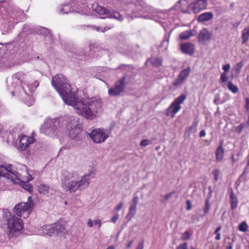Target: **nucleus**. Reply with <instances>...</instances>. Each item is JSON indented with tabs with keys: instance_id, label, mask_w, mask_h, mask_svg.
<instances>
[{
	"instance_id": "bb28decb",
	"label": "nucleus",
	"mask_w": 249,
	"mask_h": 249,
	"mask_svg": "<svg viewBox=\"0 0 249 249\" xmlns=\"http://www.w3.org/2000/svg\"><path fill=\"white\" fill-rule=\"evenodd\" d=\"M38 190L40 194L46 195L51 193V189L48 185L42 183L38 186Z\"/></svg>"
},
{
	"instance_id": "bf43d9fd",
	"label": "nucleus",
	"mask_w": 249,
	"mask_h": 249,
	"mask_svg": "<svg viewBox=\"0 0 249 249\" xmlns=\"http://www.w3.org/2000/svg\"><path fill=\"white\" fill-rule=\"evenodd\" d=\"M216 234L215 240H220L221 239V234L220 233H215Z\"/></svg>"
},
{
	"instance_id": "864d4df0",
	"label": "nucleus",
	"mask_w": 249,
	"mask_h": 249,
	"mask_svg": "<svg viewBox=\"0 0 249 249\" xmlns=\"http://www.w3.org/2000/svg\"><path fill=\"white\" fill-rule=\"evenodd\" d=\"M123 206V203L122 202H120L119 204L118 205V206L116 207V210L117 211H120Z\"/></svg>"
},
{
	"instance_id": "a19ab883",
	"label": "nucleus",
	"mask_w": 249,
	"mask_h": 249,
	"mask_svg": "<svg viewBox=\"0 0 249 249\" xmlns=\"http://www.w3.org/2000/svg\"><path fill=\"white\" fill-rule=\"evenodd\" d=\"M210 209V204H209V199H207L205 200V207L204 208V213L205 214L209 212Z\"/></svg>"
},
{
	"instance_id": "69168bd1",
	"label": "nucleus",
	"mask_w": 249,
	"mask_h": 249,
	"mask_svg": "<svg viewBox=\"0 0 249 249\" xmlns=\"http://www.w3.org/2000/svg\"><path fill=\"white\" fill-rule=\"evenodd\" d=\"M34 100H30V102L29 103H26V104L28 106H31L32 105V104H33V102Z\"/></svg>"
},
{
	"instance_id": "dca6fc26",
	"label": "nucleus",
	"mask_w": 249,
	"mask_h": 249,
	"mask_svg": "<svg viewBox=\"0 0 249 249\" xmlns=\"http://www.w3.org/2000/svg\"><path fill=\"white\" fill-rule=\"evenodd\" d=\"M191 71V68L187 67L186 69L182 70L178 76L177 78L175 80L173 83L175 86H178L181 85L184 81L187 79Z\"/></svg>"
},
{
	"instance_id": "7ed1b4c3",
	"label": "nucleus",
	"mask_w": 249,
	"mask_h": 249,
	"mask_svg": "<svg viewBox=\"0 0 249 249\" xmlns=\"http://www.w3.org/2000/svg\"><path fill=\"white\" fill-rule=\"evenodd\" d=\"M34 73L32 74H29L19 71L16 73L12 76L11 86L8 88L11 90V93L13 96L16 93L19 94L22 96L24 95L30 96L32 92L38 86L39 83L36 80L31 84V81L30 80L34 76H40L41 75L40 73L38 71H35Z\"/></svg>"
},
{
	"instance_id": "cd10ccee",
	"label": "nucleus",
	"mask_w": 249,
	"mask_h": 249,
	"mask_svg": "<svg viewBox=\"0 0 249 249\" xmlns=\"http://www.w3.org/2000/svg\"><path fill=\"white\" fill-rule=\"evenodd\" d=\"M230 198L231 209L234 210L237 207L238 200L232 191L230 193Z\"/></svg>"
},
{
	"instance_id": "680f3d73",
	"label": "nucleus",
	"mask_w": 249,
	"mask_h": 249,
	"mask_svg": "<svg viewBox=\"0 0 249 249\" xmlns=\"http://www.w3.org/2000/svg\"><path fill=\"white\" fill-rule=\"evenodd\" d=\"M169 43V37H168V38L167 40L163 41V42H162V45L163 46L165 45L166 44H168Z\"/></svg>"
},
{
	"instance_id": "338daca9",
	"label": "nucleus",
	"mask_w": 249,
	"mask_h": 249,
	"mask_svg": "<svg viewBox=\"0 0 249 249\" xmlns=\"http://www.w3.org/2000/svg\"><path fill=\"white\" fill-rule=\"evenodd\" d=\"M232 248H233V247L231 244L229 245L227 247V249H232Z\"/></svg>"
},
{
	"instance_id": "c756f323",
	"label": "nucleus",
	"mask_w": 249,
	"mask_h": 249,
	"mask_svg": "<svg viewBox=\"0 0 249 249\" xmlns=\"http://www.w3.org/2000/svg\"><path fill=\"white\" fill-rule=\"evenodd\" d=\"M224 150L221 144L216 149L215 155L216 160L220 161L222 160L224 157Z\"/></svg>"
},
{
	"instance_id": "2f4dec72",
	"label": "nucleus",
	"mask_w": 249,
	"mask_h": 249,
	"mask_svg": "<svg viewBox=\"0 0 249 249\" xmlns=\"http://www.w3.org/2000/svg\"><path fill=\"white\" fill-rule=\"evenodd\" d=\"M249 27L245 28L242 34V44H245L249 40Z\"/></svg>"
},
{
	"instance_id": "b1692460",
	"label": "nucleus",
	"mask_w": 249,
	"mask_h": 249,
	"mask_svg": "<svg viewBox=\"0 0 249 249\" xmlns=\"http://www.w3.org/2000/svg\"><path fill=\"white\" fill-rule=\"evenodd\" d=\"M137 208V204H133L131 203H130L128 213L126 216V219L128 221H130L131 219L134 216L136 213Z\"/></svg>"
},
{
	"instance_id": "79ce46f5",
	"label": "nucleus",
	"mask_w": 249,
	"mask_h": 249,
	"mask_svg": "<svg viewBox=\"0 0 249 249\" xmlns=\"http://www.w3.org/2000/svg\"><path fill=\"white\" fill-rule=\"evenodd\" d=\"M91 27L93 29H95L97 32H104L108 29V28H107L106 27H104V28H103L102 27H97L95 26H91Z\"/></svg>"
},
{
	"instance_id": "a211bd4d",
	"label": "nucleus",
	"mask_w": 249,
	"mask_h": 249,
	"mask_svg": "<svg viewBox=\"0 0 249 249\" xmlns=\"http://www.w3.org/2000/svg\"><path fill=\"white\" fill-rule=\"evenodd\" d=\"M54 224L52 225H44L39 228L37 231V234L39 235H47L49 236H55Z\"/></svg>"
},
{
	"instance_id": "5fc2aeb1",
	"label": "nucleus",
	"mask_w": 249,
	"mask_h": 249,
	"mask_svg": "<svg viewBox=\"0 0 249 249\" xmlns=\"http://www.w3.org/2000/svg\"><path fill=\"white\" fill-rule=\"evenodd\" d=\"M93 223L95 225H98L99 227H101V225H102L101 220H99V219L96 220L93 222Z\"/></svg>"
},
{
	"instance_id": "13d9d810",
	"label": "nucleus",
	"mask_w": 249,
	"mask_h": 249,
	"mask_svg": "<svg viewBox=\"0 0 249 249\" xmlns=\"http://www.w3.org/2000/svg\"><path fill=\"white\" fill-rule=\"evenodd\" d=\"M206 135V132L204 130H202L199 133V136L201 137H203Z\"/></svg>"
},
{
	"instance_id": "774afa93",
	"label": "nucleus",
	"mask_w": 249,
	"mask_h": 249,
	"mask_svg": "<svg viewBox=\"0 0 249 249\" xmlns=\"http://www.w3.org/2000/svg\"><path fill=\"white\" fill-rule=\"evenodd\" d=\"M107 249H115V248L112 246H108Z\"/></svg>"
},
{
	"instance_id": "4468645a",
	"label": "nucleus",
	"mask_w": 249,
	"mask_h": 249,
	"mask_svg": "<svg viewBox=\"0 0 249 249\" xmlns=\"http://www.w3.org/2000/svg\"><path fill=\"white\" fill-rule=\"evenodd\" d=\"M4 159V156L0 155V177L7 178L10 176H12L13 173L16 170L11 164H6Z\"/></svg>"
},
{
	"instance_id": "6ab92c4d",
	"label": "nucleus",
	"mask_w": 249,
	"mask_h": 249,
	"mask_svg": "<svg viewBox=\"0 0 249 249\" xmlns=\"http://www.w3.org/2000/svg\"><path fill=\"white\" fill-rule=\"evenodd\" d=\"M54 228L55 236H63L67 232L65 225L59 221L54 223Z\"/></svg>"
},
{
	"instance_id": "c03bdc74",
	"label": "nucleus",
	"mask_w": 249,
	"mask_h": 249,
	"mask_svg": "<svg viewBox=\"0 0 249 249\" xmlns=\"http://www.w3.org/2000/svg\"><path fill=\"white\" fill-rule=\"evenodd\" d=\"M213 174L214 176V180L217 181L218 180V176H219V170L218 169H214L213 171Z\"/></svg>"
},
{
	"instance_id": "4c0bfd02",
	"label": "nucleus",
	"mask_w": 249,
	"mask_h": 249,
	"mask_svg": "<svg viewBox=\"0 0 249 249\" xmlns=\"http://www.w3.org/2000/svg\"><path fill=\"white\" fill-rule=\"evenodd\" d=\"M243 66V63L242 61L239 62L237 63L234 68V70L236 73H239L240 70Z\"/></svg>"
},
{
	"instance_id": "5701e85b",
	"label": "nucleus",
	"mask_w": 249,
	"mask_h": 249,
	"mask_svg": "<svg viewBox=\"0 0 249 249\" xmlns=\"http://www.w3.org/2000/svg\"><path fill=\"white\" fill-rule=\"evenodd\" d=\"M82 126L80 120L77 117L71 116L68 121L67 128Z\"/></svg>"
},
{
	"instance_id": "39448f33",
	"label": "nucleus",
	"mask_w": 249,
	"mask_h": 249,
	"mask_svg": "<svg viewBox=\"0 0 249 249\" xmlns=\"http://www.w3.org/2000/svg\"><path fill=\"white\" fill-rule=\"evenodd\" d=\"M2 218L7 226V234L9 238L17 237L23 232V222L21 218L6 210L3 211Z\"/></svg>"
},
{
	"instance_id": "09e8293b",
	"label": "nucleus",
	"mask_w": 249,
	"mask_h": 249,
	"mask_svg": "<svg viewBox=\"0 0 249 249\" xmlns=\"http://www.w3.org/2000/svg\"><path fill=\"white\" fill-rule=\"evenodd\" d=\"M143 248H144V241H143V240H142L139 243L136 249H143Z\"/></svg>"
},
{
	"instance_id": "3c124183",
	"label": "nucleus",
	"mask_w": 249,
	"mask_h": 249,
	"mask_svg": "<svg viewBox=\"0 0 249 249\" xmlns=\"http://www.w3.org/2000/svg\"><path fill=\"white\" fill-rule=\"evenodd\" d=\"M118 217H119L118 214H116V215L113 216V217L111 218V221L113 223H115L116 222L117 220H118Z\"/></svg>"
},
{
	"instance_id": "72a5a7b5",
	"label": "nucleus",
	"mask_w": 249,
	"mask_h": 249,
	"mask_svg": "<svg viewBox=\"0 0 249 249\" xmlns=\"http://www.w3.org/2000/svg\"><path fill=\"white\" fill-rule=\"evenodd\" d=\"M228 88L233 93H236L238 92V88L234 85L231 82H229L227 85Z\"/></svg>"
},
{
	"instance_id": "0e129e2a",
	"label": "nucleus",
	"mask_w": 249,
	"mask_h": 249,
	"mask_svg": "<svg viewBox=\"0 0 249 249\" xmlns=\"http://www.w3.org/2000/svg\"><path fill=\"white\" fill-rule=\"evenodd\" d=\"M171 109V105H170L169 106V107H168V109H167V112H166V115L167 116H169L170 114V109Z\"/></svg>"
},
{
	"instance_id": "9b49d317",
	"label": "nucleus",
	"mask_w": 249,
	"mask_h": 249,
	"mask_svg": "<svg viewBox=\"0 0 249 249\" xmlns=\"http://www.w3.org/2000/svg\"><path fill=\"white\" fill-rule=\"evenodd\" d=\"M11 46H12V43L0 44V69L11 68L18 64L14 61L13 57L8 58L6 56L1 55L2 54H5V53L7 49L10 48Z\"/></svg>"
},
{
	"instance_id": "20e7f679",
	"label": "nucleus",
	"mask_w": 249,
	"mask_h": 249,
	"mask_svg": "<svg viewBox=\"0 0 249 249\" xmlns=\"http://www.w3.org/2000/svg\"><path fill=\"white\" fill-rule=\"evenodd\" d=\"M12 176L7 178L14 184H18L21 187L29 193L33 190L32 185L28 182L33 179L31 174L27 170V167L24 165L18 164L16 170L13 172Z\"/></svg>"
},
{
	"instance_id": "052dcab7",
	"label": "nucleus",
	"mask_w": 249,
	"mask_h": 249,
	"mask_svg": "<svg viewBox=\"0 0 249 249\" xmlns=\"http://www.w3.org/2000/svg\"><path fill=\"white\" fill-rule=\"evenodd\" d=\"M133 243V240H131V241H130L129 242V243L127 244V245H126V248H127V249L130 248L131 247V246H132V245Z\"/></svg>"
},
{
	"instance_id": "423d86ee",
	"label": "nucleus",
	"mask_w": 249,
	"mask_h": 249,
	"mask_svg": "<svg viewBox=\"0 0 249 249\" xmlns=\"http://www.w3.org/2000/svg\"><path fill=\"white\" fill-rule=\"evenodd\" d=\"M65 128L63 122L59 119L47 118L41 126L40 131L47 136L54 137L63 133Z\"/></svg>"
},
{
	"instance_id": "6e6d98bb",
	"label": "nucleus",
	"mask_w": 249,
	"mask_h": 249,
	"mask_svg": "<svg viewBox=\"0 0 249 249\" xmlns=\"http://www.w3.org/2000/svg\"><path fill=\"white\" fill-rule=\"evenodd\" d=\"M186 204L187 205V210H190L192 208V206H191V202L189 200H187L186 201Z\"/></svg>"
},
{
	"instance_id": "a878e982",
	"label": "nucleus",
	"mask_w": 249,
	"mask_h": 249,
	"mask_svg": "<svg viewBox=\"0 0 249 249\" xmlns=\"http://www.w3.org/2000/svg\"><path fill=\"white\" fill-rule=\"evenodd\" d=\"M213 16L211 12H205L199 15L197 19L200 22H205L211 20Z\"/></svg>"
},
{
	"instance_id": "ddd939ff",
	"label": "nucleus",
	"mask_w": 249,
	"mask_h": 249,
	"mask_svg": "<svg viewBox=\"0 0 249 249\" xmlns=\"http://www.w3.org/2000/svg\"><path fill=\"white\" fill-rule=\"evenodd\" d=\"M35 141L33 137H28L26 135H20L16 141L15 146L18 151H24Z\"/></svg>"
},
{
	"instance_id": "58836bf2",
	"label": "nucleus",
	"mask_w": 249,
	"mask_h": 249,
	"mask_svg": "<svg viewBox=\"0 0 249 249\" xmlns=\"http://www.w3.org/2000/svg\"><path fill=\"white\" fill-rule=\"evenodd\" d=\"M38 33L44 35H48L50 34V31L46 28L41 27L39 29Z\"/></svg>"
},
{
	"instance_id": "aec40b11",
	"label": "nucleus",
	"mask_w": 249,
	"mask_h": 249,
	"mask_svg": "<svg viewBox=\"0 0 249 249\" xmlns=\"http://www.w3.org/2000/svg\"><path fill=\"white\" fill-rule=\"evenodd\" d=\"M211 34L207 29H203L198 36V40L199 42L204 43L209 41L211 38Z\"/></svg>"
},
{
	"instance_id": "7c9ffc66",
	"label": "nucleus",
	"mask_w": 249,
	"mask_h": 249,
	"mask_svg": "<svg viewBox=\"0 0 249 249\" xmlns=\"http://www.w3.org/2000/svg\"><path fill=\"white\" fill-rule=\"evenodd\" d=\"M147 63H150L153 67H158L162 64V60L160 58L153 57L147 61Z\"/></svg>"
},
{
	"instance_id": "f8f14e48",
	"label": "nucleus",
	"mask_w": 249,
	"mask_h": 249,
	"mask_svg": "<svg viewBox=\"0 0 249 249\" xmlns=\"http://www.w3.org/2000/svg\"><path fill=\"white\" fill-rule=\"evenodd\" d=\"M89 135L94 142L100 143L105 142L108 138L109 132L103 128H96L93 129Z\"/></svg>"
},
{
	"instance_id": "e433bc0d",
	"label": "nucleus",
	"mask_w": 249,
	"mask_h": 249,
	"mask_svg": "<svg viewBox=\"0 0 249 249\" xmlns=\"http://www.w3.org/2000/svg\"><path fill=\"white\" fill-rule=\"evenodd\" d=\"M191 233H190L188 231H186L182 234L181 239L182 240H187L191 237Z\"/></svg>"
},
{
	"instance_id": "412c9836",
	"label": "nucleus",
	"mask_w": 249,
	"mask_h": 249,
	"mask_svg": "<svg viewBox=\"0 0 249 249\" xmlns=\"http://www.w3.org/2000/svg\"><path fill=\"white\" fill-rule=\"evenodd\" d=\"M69 130V136L72 139L78 140L79 139V135L82 130V126H77L74 128H67Z\"/></svg>"
},
{
	"instance_id": "f704fd0d",
	"label": "nucleus",
	"mask_w": 249,
	"mask_h": 249,
	"mask_svg": "<svg viewBox=\"0 0 249 249\" xmlns=\"http://www.w3.org/2000/svg\"><path fill=\"white\" fill-rule=\"evenodd\" d=\"M248 226L246 222H242L239 226V230L241 231L245 232L248 230Z\"/></svg>"
},
{
	"instance_id": "1a4fd4ad",
	"label": "nucleus",
	"mask_w": 249,
	"mask_h": 249,
	"mask_svg": "<svg viewBox=\"0 0 249 249\" xmlns=\"http://www.w3.org/2000/svg\"><path fill=\"white\" fill-rule=\"evenodd\" d=\"M92 8L99 15L103 16L102 18H114L119 21H122L124 18L119 12L111 10L106 8L100 6L97 4H92Z\"/></svg>"
},
{
	"instance_id": "37998d69",
	"label": "nucleus",
	"mask_w": 249,
	"mask_h": 249,
	"mask_svg": "<svg viewBox=\"0 0 249 249\" xmlns=\"http://www.w3.org/2000/svg\"><path fill=\"white\" fill-rule=\"evenodd\" d=\"M171 196V193H169L168 194H166L164 196H163L161 199V201L162 203L165 202Z\"/></svg>"
},
{
	"instance_id": "9d476101",
	"label": "nucleus",
	"mask_w": 249,
	"mask_h": 249,
	"mask_svg": "<svg viewBox=\"0 0 249 249\" xmlns=\"http://www.w3.org/2000/svg\"><path fill=\"white\" fill-rule=\"evenodd\" d=\"M33 205L32 197H29L27 202H21L15 206L13 209L14 213L19 217L27 218L31 213Z\"/></svg>"
},
{
	"instance_id": "49530a36",
	"label": "nucleus",
	"mask_w": 249,
	"mask_h": 249,
	"mask_svg": "<svg viewBox=\"0 0 249 249\" xmlns=\"http://www.w3.org/2000/svg\"><path fill=\"white\" fill-rule=\"evenodd\" d=\"M228 79L227 73L225 72H224L221 74V77H220V80H221L222 82H225Z\"/></svg>"
},
{
	"instance_id": "de8ad7c7",
	"label": "nucleus",
	"mask_w": 249,
	"mask_h": 249,
	"mask_svg": "<svg viewBox=\"0 0 249 249\" xmlns=\"http://www.w3.org/2000/svg\"><path fill=\"white\" fill-rule=\"evenodd\" d=\"M139 201V197L135 195L130 203L138 205Z\"/></svg>"
},
{
	"instance_id": "0eeeda50",
	"label": "nucleus",
	"mask_w": 249,
	"mask_h": 249,
	"mask_svg": "<svg viewBox=\"0 0 249 249\" xmlns=\"http://www.w3.org/2000/svg\"><path fill=\"white\" fill-rule=\"evenodd\" d=\"M5 18V19H3V21H5L4 24L2 20L0 19V28L1 31H3V34L9 32L13 28L14 24L23 21L24 14L18 7H13Z\"/></svg>"
},
{
	"instance_id": "8fccbe9b",
	"label": "nucleus",
	"mask_w": 249,
	"mask_h": 249,
	"mask_svg": "<svg viewBox=\"0 0 249 249\" xmlns=\"http://www.w3.org/2000/svg\"><path fill=\"white\" fill-rule=\"evenodd\" d=\"M231 68V66L230 64H227L226 65H224L222 67L223 70L225 71L224 72L226 73V71H228L230 70Z\"/></svg>"
},
{
	"instance_id": "c85d7f7f",
	"label": "nucleus",
	"mask_w": 249,
	"mask_h": 249,
	"mask_svg": "<svg viewBox=\"0 0 249 249\" xmlns=\"http://www.w3.org/2000/svg\"><path fill=\"white\" fill-rule=\"evenodd\" d=\"M75 58L80 60H85L89 59L90 56L85 54L83 50H79L75 53Z\"/></svg>"
},
{
	"instance_id": "4d7b16f0",
	"label": "nucleus",
	"mask_w": 249,
	"mask_h": 249,
	"mask_svg": "<svg viewBox=\"0 0 249 249\" xmlns=\"http://www.w3.org/2000/svg\"><path fill=\"white\" fill-rule=\"evenodd\" d=\"M87 225L88 227L91 228L93 227V222L92 221L89 219L87 223Z\"/></svg>"
},
{
	"instance_id": "f3484780",
	"label": "nucleus",
	"mask_w": 249,
	"mask_h": 249,
	"mask_svg": "<svg viewBox=\"0 0 249 249\" xmlns=\"http://www.w3.org/2000/svg\"><path fill=\"white\" fill-rule=\"evenodd\" d=\"M186 97V95L181 94L172 102V118L181 109L180 105L183 103Z\"/></svg>"
},
{
	"instance_id": "2eb2a0df",
	"label": "nucleus",
	"mask_w": 249,
	"mask_h": 249,
	"mask_svg": "<svg viewBox=\"0 0 249 249\" xmlns=\"http://www.w3.org/2000/svg\"><path fill=\"white\" fill-rule=\"evenodd\" d=\"M125 77H124L117 81L115 86L108 89V94L110 96H115L122 92L125 86Z\"/></svg>"
},
{
	"instance_id": "473e14b6",
	"label": "nucleus",
	"mask_w": 249,
	"mask_h": 249,
	"mask_svg": "<svg viewBox=\"0 0 249 249\" xmlns=\"http://www.w3.org/2000/svg\"><path fill=\"white\" fill-rule=\"evenodd\" d=\"M193 34L191 30H188L181 33L180 35V38L181 39L185 40L188 39L191 36H193Z\"/></svg>"
},
{
	"instance_id": "603ef678",
	"label": "nucleus",
	"mask_w": 249,
	"mask_h": 249,
	"mask_svg": "<svg viewBox=\"0 0 249 249\" xmlns=\"http://www.w3.org/2000/svg\"><path fill=\"white\" fill-rule=\"evenodd\" d=\"M246 108L249 111V98H246L245 99Z\"/></svg>"
},
{
	"instance_id": "c9c22d12",
	"label": "nucleus",
	"mask_w": 249,
	"mask_h": 249,
	"mask_svg": "<svg viewBox=\"0 0 249 249\" xmlns=\"http://www.w3.org/2000/svg\"><path fill=\"white\" fill-rule=\"evenodd\" d=\"M152 141L149 139L142 140L140 143L141 146L145 147L152 144Z\"/></svg>"
},
{
	"instance_id": "e2e57ef3",
	"label": "nucleus",
	"mask_w": 249,
	"mask_h": 249,
	"mask_svg": "<svg viewBox=\"0 0 249 249\" xmlns=\"http://www.w3.org/2000/svg\"><path fill=\"white\" fill-rule=\"evenodd\" d=\"M221 230V227H217V228L215 229V231H214V233H220V232H219V231H220Z\"/></svg>"
},
{
	"instance_id": "a18cd8bd",
	"label": "nucleus",
	"mask_w": 249,
	"mask_h": 249,
	"mask_svg": "<svg viewBox=\"0 0 249 249\" xmlns=\"http://www.w3.org/2000/svg\"><path fill=\"white\" fill-rule=\"evenodd\" d=\"M220 100V94H218V93L216 94L215 95V96H214V100H213L214 103L216 105H218L219 104Z\"/></svg>"
},
{
	"instance_id": "4be33fe9",
	"label": "nucleus",
	"mask_w": 249,
	"mask_h": 249,
	"mask_svg": "<svg viewBox=\"0 0 249 249\" xmlns=\"http://www.w3.org/2000/svg\"><path fill=\"white\" fill-rule=\"evenodd\" d=\"M180 48L182 52L184 53L192 55L194 53L195 46L193 44L190 42L182 44Z\"/></svg>"
},
{
	"instance_id": "ea45409f",
	"label": "nucleus",
	"mask_w": 249,
	"mask_h": 249,
	"mask_svg": "<svg viewBox=\"0 0 249 249\" xmlns=\"http://www.w3.org/2000/svg\"><path fill=\"white\" fill-rule=\"evenodd\" d=\"M98 49V45L97 43L90 44L89 45V51L91 53H95L96 50Z\"/></svg>"
},
{
	"instance_id": "393cba45",
	"label": "nucleus",
	"mask_w": 249,
	"mask_h": 249,
	"mask_svg": "<svg viewBox=\"0 0 249 249\" xmlns=\"http://www.w3.org/2000/svg\"><path fill=\"white\" fill-rule=\"evenodd\" d=\"M198 125V122H194L192 124L186 128L185 136L189 137L192 134H194L196 131V127Z\"/></svg>"
},
{
	"instance_id": "f03ea898",
	"label": "nucleus",
	"mask_w": 249,
	"mask_h": 249,
	"mask_svg": "<svg viewBox=\"0 0 249 249\" xmlns=\"http://www.w3.org/2000/svg\"><path fill=\"white\" fill-rule=\"evenodd\" d=\"M95 171L92 170L89 174L80 175L76 171H63L61 177V185L64 191L73 193L87 188L91 178L94 177Z\"/></svg>"
},
{
	"instance_id": "f257e3e1",
	"label": "nucleus",
	"mask_w": 249,
	"mask_h": 249,
	"mask_svg": "<svg viewBox=\"0 0 249 249\" xmlns=\"http://www.w3.org/2000/svg\"><path fill=\"white\" fill-rule=\"evenodd\" d=\"M52 84L63 101L72 106L75 112L85 118L92 120L102 111L103 104L100 99L92 97L80 99L77 89L69 84L64 75L58 74L53 76Z\"/></svg>"
},
{
	"instance_id": "6e6552de",
	"label": "nucleus",
	"mask_w": 249,
	"mask_h": 249,
	"mask_svg": "<svg viewBox=\"0 0 249 249\" xmlns=\"http://www.w3.org/2000/svg\"><path fill=\"white\" fill-rule=\"evenodd\" d=\"M86 0H72L69 3L63 4L60 11L63 14L76 12L81 14L87 13Z\"/></svg>"
}]
</instances>
